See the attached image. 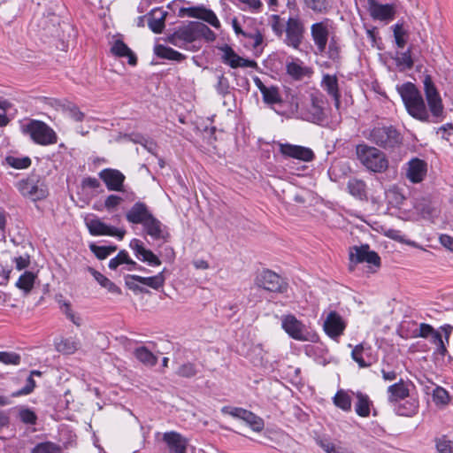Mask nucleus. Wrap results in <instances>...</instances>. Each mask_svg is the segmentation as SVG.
<instances>
[{
    "label": "nucleus",
    "mask_w": 453,
    "mask_h": 453,
    "mask_svg": "<svg viewBox=\"0 0 453 453\" xmlns=\"http://www.w3.org/2000/svg\"><path fill=\"white\" fill-rule=\"evenodd\" d=\"M371 142L384 149H394L402 143L400 133L392 126L375 127L367 137Z\"/></svg>",
    "instance_id": "nucleus-6"
},
{
    "label": "nucleus",
    "mask_w": 453,
    "mask_h": 453,
    "mask_svg": "<svg viewBox=\"0 0 453 453\" xmlns=\"http://www.w3.org/2000/svg\"><path fill=\"white\" fill-rule=\"evenodd\" d=\"M178 16L181 18L190 17L200 19L217 29L220 27V22L214 12L203 6L180 7Z\"/></svg>",
    "instance_id": "nucleus-14"
},
{
    "label": "nucleus",
    "mask_w": 453,
    "mask_h": 453,
    "mask_svg": "<svg viewBox=\"0 0 453 453\" xmlns=\"http://www.w3.org/2000/svg\"><path fill=\"white\" fill-rule=\"evenodd\" d=\"M325 102L321 96H311L308 100L300 101L293 99L291 111L297 118L313 123H319L325 119Z\"/></svg>",
    "instance_id": "nucleus-4"
},
{
    "label": "nucleus",
    "mask_w": 453,
    "mask_h": 453,
    "mask_svg": "<svg viewBox=\"0 0 453 453\" xmlns=\"http://www.w3.org/2000/svg\"><path fill=\"white\" fill-rule=\"evenodd\" d=\"M111 52L119 58H127L128 64L131 65H135L137 63V58L134 53L131 50V49L120 39L115 40L111 47Z\"/></svg>",
    "instance_id": "nucleus-32"
},
{
    "label": "nucleus",
    "mask_w": 453,
    "mask_h": 453,
    "mask_svg": "<svg viewBox=\"0 0 453 453\" xmlns=\"http://www.w3.org/2000/svg\"><path fill=\"white\" fill-rule=\"evenodd\" d=\"M19 418L25 424L34 425L37 419L35 413L29 408L20 407L19 409Z\"/></svg>",
    "instance_id": "nucleus-55"
},
{
    "label": "nucleus",
    "mask_w": 453,
    "mask_h": 453,
    "mask_svg": "<svg viewBox=\"0 0 453 453\" xmlns=\"http://www.w3.org/2000/svg\"><path fill=\"white\" fill-rule=\"evenodd\" d=\"M135 357L147 366H154L157 357L145 347H139L134 350Z\"/></svg>",
    "instance_id": "nucleus-42"
},
{
    "label": "nucleus",
    "mask_w": 453,
    "mask_h": 453,
    "mask_svg": "<svg viewBox=\"0 0 453 453\" xmlns=\"http://www.w3.org/2000/svg\"><path fill=\"white\" fill-rule=\"evenodd\" d=\"M434 402L437 404H446L449 402V394L441 387H437L433 392Z\"/></svg>",
    "instance_id": "nucleus-60"
},
{
    "label": "nucleus",
    "mask_w": 453,
    "mask_h": 453,
    "mask_svg": "<svg viewBox=\"0 0 453 453\" xmlns=\"http://www.w3.org/2000/svg\"><path fill=\"white\" fill-rule=\"evenodd\" d=\"M197 37L204 38L208 42L214 41L216 35L205 24L196 21Z\"/></svg>",
    "instance_id": "nucleus-56"
},
{
    "label": "nucleus",
    "mask_w": 453,
    "mask_h": 453,
    "mask_svg": "<svg viewBox=\"0 0 453 453\" xmlns=\"http://www.w3.org/2000/svg\"><path fill=\"white\" fill-rule=\"evenodd\" d=\"M20 359V356L15 352L0 351V362L4 365H19Z\"/></svg>",
    "instance_id": "nucleus-57"
},
{
    "label": "nucleus",
    "mask_w": 453,
    "mask_h": 453,
    "mask_svg": "<svg viewBox=\"0 0 453 453\" xmlns=\"http://www.w3.org/2000/svg\"><path fill=\"white\" fill-rule=\"evenodd\" d=\"M79 346V342L73 338L61 339L59 342H56V349L64 355L74 353Z\"/></svg>",
    "instance_id": "nucleus-39"
},
{
    "label": "nucleus",
    "mask_w": 453,
    "mask_h": 453,
    "mask_svg": "<svg viewBox=\"0 0 453 453\" xmlns=\"http://www.w3.org/2000/svg\"><path fill=\"white\" fill-rule=\"evenodd\" d=\"M414 208L422 218L426 219H433L437 217L438 210L432 204V203L426 198L416 202Z\"/></svg>",
    "instance_id": "nucleus-35"
},
{
    "label": "nucleus",
    "mask_w": 453,
    "mask_h": 453,
    "mask_svg": "<svg viewBox=\"0 0 453 453\" xmlns=\"http://www.w3.org/2000/svg\"><path fill=\"white\" fill-rule=\"evenodd\" d=\"M122 264H127L130 265L128 270H133L137 265V264L129 257L128 253L127 251L121 250L115 257L110 260L109 268L115 270L119 265Z\"/></svg>",
    "instance_id": "nucleus-43"
},
{
    "label": "nucleus",
    "mask_w": 453,
    "mask_h": 453,
    "mask_svg": "<svg viewBox=\"0 0 453 453\" xmlns=\"http://www.w3.org/2000/svg\"><path fill=\"white\" fill-rule=\"evenodd\" d=\"M351 357L360 367L370 366L374 361L371 346L360 343L352 349Z\"/></svg>",
    "instance_id": "nucleus-27"
},
{
    "label": "nucleus",
    "mask_w": 453,
    "mask_h": 453,
    "mask_svg": "<svg viewBox=\"0 0 453 453\" xmlns=\"http://www.w3.org/2000/svg\"><path fill=\"white\" fill-rule=\"evenodd\" d=\"M215 88L218 93L220 95H226V93H228L229 81L227 78L224 76V74H220L218 76V82Z\"/></svg>",
    "instance_id": "nucleus-63"
},
{
    "label": "nucleus",
    "mask_w": 453,
    "mask_h": 453,
    "mask_svg": "<svg viewBox=\"0 0 453 453\" xmlns=\"http://www.w3.org/2000/svg\"><path fill=\"white\" fill-rule=\"evenodd\" d=\"M142 226L147 234H149L152 239L159 240L165 238L166 233L165 232L164 225L156 219L153 214L144 224H142Z\"/></svg>",
    "instance_id": "nucleus-33"
},
{
    "label": "nucleus",
    "mask_w": 453,
    "mask_h": 453,
    "mask_svg": "<svg viewBox=\"0 0 453 453\" xmlns=\"http://www.w3.org/2000/svg\"><path fill=\"white\" fill-rule=\"evenodd\" d=\"M165 12L152 11L148 20L149 27L156 34H160L165 27Z\"/></svg>",
    "instance_id": "nucleus-37"
},
{
    "label": "nucleus",
    "mask_w": 453,
    "mask_h": 453,
    "mask_svg": "<svg viewBox=\"0 0 453 453\" xmlns=\"http://www.w3.org/2000/svg\"><path fill=\"white\" fill-rule=\"evenodd\" d=\"M253 81L262 94L263 100L265 104H275L281 102V96L277 87L265 86L257 76L253 78Z\"/></svg>",
    "instance_id": "nucleus-26"
},
{
    "label": "nucleus",
    "mask_w": 453,
    "mask_h": 453,
    "mask_svg": "<svg viewBox=\"0 0 453 453\" xmlns=\"http://www.w3.org/2000/svg\"><path fill=\"white\" fill-rule=\"evenodd\" d=\"M256 283L258 287L271 292L283 293L287 290L288 284L283 279L271 270L262 271L257 277Z\"/></svg>",
    "instance_id": "nucleus-13"
},
{
    "label": "nucleus",
    "mask_w": 453,
    "mask_h": 453,
    "mask_svg": "<svg viewBox=\"0 0 453 453\" xmlns=\"http://www.w3.org/2000/svg\"><path fill=\"white\" fill-rule=\"evenodd\" d=\"M269 25L273 34L281 38L287 46L295 50L299 49L305 32L302 17H288L285 19L278 14H273L269 18Z\"/></svg>",
    "instance_id": "nucleus-1"
},
{
    "label": "nucleus",
    "mask_w": 453,
    "mask_h": 453,
    "mask_svg": "<svg viewBox=\"0 0 453 453\" xmlns=\"http://www.w3.org/2000/svg\"><path fill=\"white\" fill-rule=\"evenodd\" d=\"M221 51V61L229 65L232 68L238 67H250V68H257V64L254 60L246 59L240 57L233 49L227 44H225L219 48Z\"/></svg>",
    "instance_id": "nucleus-15"
},
{
    "label": "nucleus",
    "mask_w": 453,
    "mask_h": 453,
    "mask_svg": "<svg viewBox=\"0 0 453 453\" xmlns=\"http://www.w3.org/2000/svg\"><path fill=\"white\" fill-rule=\"evenodd\" d=\"M327 50H326V56L332 60H337L340 58L341 53V43L339 38L334 35H333L328 42Z\"/></svg>",
    "instance_id": "nucleus-47"
},
{
    "label": "nucleus",
    "mask_w": 453,
    "mask_h": 453,
    "mask_svg": "<svg viewBox=\"0 0 453 453\" xmlns=\"http://www.w3.org/2000/svg\"><path fill=\"white\" fill-rule=\"evenodd\" d=\"M286 70L287 73L295 80L302 79L306 73V68L303 65V62L298 59L288 62Z\"/></svg>",
    "instance_id": "nucleus-44"
},
{
    "label": "nucleus",
    "mask_w": 453,
    "mask_h": 453,
    "mask_svg": "<svg viewBox=\"0 0 453 453\" xmlns=\"http://www.w3.org/2000/svg\"><path fill=\"white\" fill-rule=\"evenodd\" d=\"M90 250L99 259H104L116 250L115 246H96L90 245Z\"/></svg>",
    "instance_id": "nucleus-51"
},
{
    "label": "nucleus",
    "mask_w": 453,
    "mask_h": 453,
    "mask_svg": "<svg viewBox=\"0 0 453 453\" xmlns=\"http://www.w3.org/2000/svg\"><path fill=\"white\" fill-rule=\"evenodd\" d=\"M357 157L369 171L384 173L388 168L386 154L379 149L366 144H359L356 148Z\"/></svg>",
    "instance_id": "nucleus-5"
},
{
    "label": "nucleus",
    "mask_w": 453,
    "mask_h": 453,
    "mask_svg": "<svg viewBox=\"0 0 453 453\" xmlns=\"http://www.w3.org/2000/svg\"><path fill=\"white\" fill-rule=\"evenodd\" d=\"M130 248L139 260L147 263L149 265L158 266L161 265L160 259L151 250L145 249L140 240L133 239L130 242Z\"/></svg>",
    "instance_id": "nucleus-25"
},
{
    "label": "nucleus",
    "mask_w": 453,
    "mask_h": 453,
    "mask_svg": "<svg viewBox=\"0 0 453 453\" xmlns=\"http://www.w3.org/2000/svg\"><path fill=\"white\" fill-rule=\"evenodd\" d=\"M367 9L371 17L376 20L389 22L395 15V8L393 4H382L375 0L367 1Z\"/></svg>",
    "instance_id": "nucleus-19"
},
{
    "label": "nucleus",
    "mask_w": 453,
    "mask_h": 453,
    "mask_svg": "<svg viewBox=\"0 0 453 453\" xmlns=\"http://www.w3.org/2000/svg\"><path fill=\"white\" fill-rule=\"evenodd\" d=\"M281 327L289 337L300 342H307L311 340L310 334L305 325L298 320L294 315H284L280 319Z\"/></svg>",
    "instance_id": "nucleus-10"
},
{
    "label": "nucleus",
    "mask_w": 453,
    "mask_h": 453,
    "mask_svg": "<svg viewBox=\"0 0 453 453\" xmlns=\"http://www.w3.org/2000/svg\"><path fill=\"white\" fill-rule=\"evenodd\" d=\"M163 439L169 448V453H186L187 440L176 432H167Z\"/></svg>",
    "instance_id": "nucleus-28"
},
{
    "label": "nucleus",
    "mask_w": 453,
    "mask_h": 453,
    "mask_svg": "<svg viewBox=\"0 0 453 453\" xmlns=\"http://www.w3.org/2000/svg\"><path fill=\"white\" fill-rule=\"evenodd\" d=\"M411 384L400 380L398 382L390 385L387 388L388 401L390 404L395 405L402 400L409 397Z\"/></svg>",
    "instance_id": "nucleus-24"
},
{
    "label": "nucleus",
    "mask_w": 453,
    "mask_h": 453,
    "mask_svg": "<svg viewBox=\"0 0 453 453\" xmlns=\"http://www.w3.org/2000/svg\"><path fill=\"white\" fill-rule=\"evenodd\" d=\"M6 160L12 167L16 169H25L31 165L29 157L18 158L14 157H8Z\"/></svg>",
    "instance_id": "nucleus-59"
},
{
    "label": "nucleus",
    "mask_w": 453,
    "mask_h": 453,
    "mask_svg": "<svg viewBox=\"0 0 453 453\" xmlns=\"http://www.w3.org/2000/svg\"><path fill=\"white\" fill-rule=\"evenodd\" d=\"M435 447L439 453H453V441L446 436L436 439Z\"/></svg>",
    "instance_id": "nucleus-53"
},
{
    "label": "nucleus",
    "mask_w": 453,
    "mask_h": 453,
    "mask_svg": "<svg viewBox=\"0 0 453 453\" xmlns=\"http://www.w3.org/2000/svg\"><path fill=\"white\" fill-rule=\"evenodd\" d=\"M122 201L123 199L120 196L116 195H110L106 197L104 201V207L108 211H111L117 208L122 203Z\"/></svg>",
    "instance_id": "nucleus-64"
},
{
    "label": "nucleus",
    "mask_w": 453,
    "mask_h": 453,
    "mask_svg": "<svg viewBox=\"0 0 453 453\" xmlns=\"http://www.w3.org/2000/svg\"><path fill=\"white\" fill-rule=\"evenodd\" d=\"M346 326L342 317L334 311L328 312L323 323L325 333L334 340L338 339L343 334Z\"/></svg>",
    "instance_id": "nucleus-18"
},
{
    "label": "nucleus",
    "mask_w": 453,
    "mask_h": 453,
    "mask_svg": "<svg viewBox=\"0 0 453 453\" xmlns=\"http://www.w3.org/2000/svg\"><path fill=\"white\" fill-rule=\"evenodd\" d=\"M100 179L110 191H123L125 175L117 169L106 168L99 173Z\"/></svg>",
    "instance_id": "nucleus-20"
},
{
    "label": "nucleus",
    "mask_w": 453,
    "mask_h": 453,
    "mask_svg": "<svg viewBox=\"0 0 453 453\" xmlns=\"http://www.w3.org/2000/svg\"><path fill=\"white\" fill-rule=\"evenodd\" d=\"M396 64L405 68H411L413 65V60L411 58V50H407L404 52L398 53L395 58Z\"/></svg>",
    "instance_id": "nucleus-58"
},
{
    "label": "nucleus",
    "mask_w": 453,
    "mask_h": 453,
    "mask_svg": "<svg viewBox=\"0 0 453 453\" xmlns=\"http://www.w3.org/2000/svg\"><path fill=\"white\" fill-rule=\"evenodd\" d=\"M197 40L196 21H190L178 27L174 33L168 37V42L171 44L184 49H188L190 43Z\"/></svg>",
    "instance_id": "nucleus-9"
},
{
    "label": "nucleus",
    "mask_w": 453,
    "mask_h": 453,
    "mask_svg": "<svg viewBox=\"0 0 453 453\" xmlns=\"http://www.w3.org/2000/svg\"><path fill=\"white\" fill-rule=\"evenodd\" d=\"M165 270H163L161 273H157L155 276L151 277H142L139 275H127L126 277V284L131 289H135L137 287L134 285L130 280H135L139 283H142L143 285H146L148 287H150L153 289H158L165 284V276H164Z\"/></svg>",
    "instance_id": "nucleus-23"
},
{
    "label": "nucleus",
    "mask_w": 453,
    "mask_h": 453,
    "mask_svg": "<svg viewBox=\"0 0 453 453\" xmlns=\"http://www.w3.org/2000/svg\"><path fill=\"white\" fill-rule=\"evenodd\" d=\"M397 89L408 113L416 119L427 121L429 114L423 96L417 87L411 82H406Z\"/></svg>",
    "instance_id": "nucleus-2"
},
{
    "label": "nucleus",
    "mask_w": 453,
    "mask_h": 453,
    "mask_svg": "<svg viewBox=\"0 0 453 453\" xmlns=\"http://www.w3.org/2000/svg\"><path fill=\"white\" fill-rule=\"evenodd\" d=\"M434 331V328L431 325L426 324V323H421V324H419L418 327H417L413 330V332L410 335V337L429 338ZM406 337H409V335L407 334Z\"/></svg>",
    "instance_id": "nucleus-50"
},
{
    "label": "nucleus",
    "mask_w": 453,
    "mask_h": 453,
    "mask_svg": "<svg viewBox=\"0 0 453 453\" xmlns=\"http://www.w3.org/2000/svg\"><path fill=\"white\" fill-rule=\"evenodd\" d=\"M33 375L40 376L41 372L36 371V370L32 371L30 376L27 379L26 386L24 388H22L21 389L13 392L12 394V397L27 395H29L34 390V388L35 387V382L32 377Z\"/></svg>",
    "instance_id": "nucleus-49"
},
{
    "label": "nucleus",
    "mask_w": 453,
    "mask_h": 453,
    "mask_svg": "<svg viewBox=\"0 0 453 453\" xmlns=\"http://www.w3.org/2000/svg\"><path fill=\"white\" fill-rule=\"evenodd\" d=\"M347 188L349 193L357 199L363 200L366 197V185L362 180L350 179Z\"/></svg>",
    "instance_id": "nucleus-36"
},
{
    "label": "nucleus",
    "mask_w": 453,
    "mask_h": 453,
    "mask_svg": "<svg viewBox=\"0 0 453 453\" xmlns=\"http://www.w3.org/2000/svg\"><path fill=\"white\" fill-rule=\"evenodd\" d=\"M353 395H355L357 398V403L355 404L356 413L362 418L369 417L371 406L372 405V402L370 400L369 396L360 391L353 393Z\"/></svg>",
    "instance_id": "nucleus-34"
},
{
    "label": "nucleus",
    "mask_w": 453,
    "mask_h": 453,
    "mask_svg": "<svg viewBox=\"0 0 453 453\" xmlns=\"http://www.w3.org/2000/svg\"><path fill=\"white\" fill-rule=\"evenodd\" d=\"M86 225L89 233L94 236L107 235L122 240L126 234V230L109 226L99 219L88 220Z\"/></svg>",
    "instance_id": "nucleus-17"
},
{
    "label": "nucleus",
    "mask_w": 453,
    "mask_h": 453,
    "mask_svg": "<svg viewBox=\"0 0 453 453\" xmlns=\"http://www.w3.org/2000/svg\"><path fill=\"white\" fill-rule=\"evenodd\" d=\"M35 274L32 272L26 271L22 273L16 282V287L28 294L34 288Z\"/></svg>",
    "instance_id": "nucleus-40"
},
{
    "label": "nucleus",
    "mask_w": 453,
    "mask_h": 453,
    "mask_svg": "<svg viewBox=\"0 0 453 453\" xmlns=\"http://www.w3.org/2000/svg\"><path fill=\"white\" fill-rule=\"evenodd\" d=\"M351 402L352 400L350 395L343 389L338 390L333 397L334 404L346 412L350 411Z\"/></svg>",
    "instance_id": "nucleus-38"
},
{
    "label": "nucleus",
    "mask_w": 453,
    "mask_h": 453,
    "mask_svg": "<svg viewBox=\"0 0 453 453\" xmlns=\"http://www.w3.org/2000/svg\"><path fill=\"white\" fill-rule=\"evenodd\" d=\"M321 87L334 98L335 107L339 108L341 96L339 93L337 77L335 75L324 74L321 81Z\"/></svg>",
    "instance_id": "nucleus-31"
},
{
    "label": "nucleus",
    "mask_w": 453,
    "mask_h": 453,
    "mask_svg": "<svg viewBox=\"0 0 453 453\" xmlns=\"http://www.w3.org/2000/svg\"><path fill=\"white\" fill-rule=\"evenodd\" d=\"M152 212L142 202H136L126 213L127 220L131 224H144L150 217Z\"/></svg>",
    "instance_id": "nucleus-22"
},
{
    "label": "nucleus",
    "mask_w": 453,
    "mask_h": 453,
    "mask_svg": "<svg viewBox=\"0 0 453 453\" xmlns=\"http://www.w3.org/2000/svg\"><path fill=\"white\" fill-rule=\"evenodd\" d=\"M418 400L409 395V397L394 405V410L399 416L412 417L418 413Z\"/></svg>",
    "instance_id": "nucleus-29"
},
{
    "label": "nucleus",
    "mask_w": 453,
    "mask_h": 453,
    "mask_svg": "<svg viewBox=\"0 0 453 453\" xmlns=\"http://www.w3.org/2000/svg\"><path fill=\"white\" fill-rule=\"evenodd\" d=\"M32 453H62L60 448L52 442H42L36 445Z\"/></svg>",
    "instance_id": "nucleus-54"
},
{
    "label": "nucleus",
    "mask_w": 453,
    "mask_h": 453,
    "mask_svg": "<svg viewBox=\"0 0 453 453\" xmlns=\"http://www.w3.org/2000/svg\"><path fill=\"white\" fill-rule=\"evenodd\" d=\"M405 177L411 183L422 182L427 174V163L418 157H412L404 167Z\"/></svg>",
    "instance_id": "nucleus-16"
},
{
    "label": "nucleus",
    "mask_w": 453,
    "mask_h": 453,
    "mask_svg": "<svg viewBox=\"0 0 453 453\" xmlns=\"http://www.w3.org/2000/svg\"><path fill=\"white\" fill-rule=\"evenodd\" d=\"M61 108L65 114L74 121L81 122L84 119V113L73 104L65 103L61 104Z\"/></svg>",
    "instance_id": "nucleus-46"
},
{
    "label": "nucleus",
    "mask_w": 453,
    "mask_h": 453,
    "mask_svg": "<svg viewBox=\"0 0 453 453\" xmlns=\"http://www.w3.org/2000/svg\"><path fill=\"white\" fill-rule=\"evenodd\" d=\"M386 235L388 237H389L390 239L397 241L399 242L406 243V244L411 245V246H416L415 242L410 241V240H408V241L405 240L403 235H402V234H401V232L399 230L388 229L386 232Z\"/></svg>",
    "instance_id": "nucleus-61"
},
{
    "label": "nucleus",
    "mask_w": 453,
    "mask_h": 453,
    "mask_svg": "<svg viewBox=\"0 0 453 453\" xmlns=\"http://www.w3.org/2000/svg\"><path fill=\"white\" fill-rule=\"evenodd\" d=\"M280 153L288 157H293L304 162H310L314 158L313 151L306 147L290 143H280Z\"/></svg>",
    "instance_id": "nucleus-21"
},
{
    "label": "nucleus",
    "mask_w": 453,
    "mask_h": 453,
    "mask_svg": "<svg viewBox=\"0 0 453 453\" xmlns=\"http://www.w3.org/2000/svg\"><path fill=\"white\" fill-rule=\"evenodd\" d=\"M221 411L242 419L255 432H261L265 427L263 418L248 410L238 407H223Z\"/></svg>",
    "instance_id": "nucleus-11"
},
{
    "label": "nucleus",
    "mask_w": 453,
    "mask_h": 453,
    "mask_svg": "<svg viewBox=\"0 0 453 453\" xmlns=\"http://www.w3.org/2000/svg\"><path fill=\"white\" fill-rule=\"evenodd\" d=\"M304 5L317 13H325L329 8V0H303Z\"/></svg>",
    "instance_id": "nucleus-48"
},
{
    "label": "nucleus",
    "mask_w": 453,
    "mask_h": 453,
    "mask_svg": "<svg viewBox=\"0 0 453 453\" xmlns=\"http://www.w3.org/2000/svg\"><path fill=\"white\" fill-rule=\"evenodd\" d=\"M20 132L35 144L49 146L58 142V134L52 127L42 120L29 119L20 122Z\"/></svg>",
    "instance_id": "nucleus-3"
},
{
    "label": "nucleus",
    "mask_w": 453,
    "mask_h": 453,
    "mask_svg": "<svg viewBox=\"0 0 453 453\" xmlns=\"http://www.w3.org/2000/svg\"><path fill=\"white\" fill-rule=\"evenodd\" d=\"M334 35V26L328 19H325L311 26V35L317 52L319 54L326 52L327 42Z\"/></svg>",
    "instance_id": "nucleus-7"
},
{
    "label": "nucleus",
    "mask_w": 453,
    "mask_h": 453,
    "mask_svg": "<svg viewBox=\"0 0 453 453\" xmlns=\"http://www.w3.org/2000/svg\"><path fill=\"white\" fill-rule=\"evenodd\" d=\"M177 373L180 376L189 378L196 375V370L193 364L187 363L179 367Z\"/></svg>",
    "instance_id": "nucleus-62"
},
{
    "label": "nucleus",
    "mask_w": 453,
    "mask_h": 453,
    "mask_svg": "<svg viewBox=\"0 0 453 453\" xmlns=\"http://www.w3.org/2000/svg\"><path fill=\"white\" fill-rule=\"evenodd\" d=\"M349 256L351 270L353 269V265L365 262L377 267L380 265V258L379 255L375 251L370 250L367 244L351 247L349 249Z\"/></svg>",
    "instance_id": "nucleus-12"
},
{
    "label": "nucleus",
    "mask_w": 453,
    "mask_h": 453,
    "mask_svg": "<svg viewBox=\"0 0 453 453\" xmlns=\"http://www.w3.org/2000/svg\"><path fill=\"white\" fill-rule=\"evenodd\" d=\"M393 34L395 41V44L398 48L403 49L407 42L408 32L403 27V23H396L393 27Z\"/></svg>",
    "instance_id": "nucleus-45"
},
{
    "label": "nucleus",
    "mask_w": 453,
    "mask_h": 453,
    "mask_svg": "<svg viewBox=\"0 0 453 453\" xmlns=\"http://www.w3.org/2000/svg\"><path fill=\"white\" fill-rule=\"evenodd\" d=\"M424 91L429 111L437 120L443 119V104L441 97L430 75H425L423 80Z\"/></svg>",
    "instance_id": "nucleus-8"
},
{
    "label": "nucleus",
    "mask_w": 453,
    "mask_h": 453,
    "mask_svg": "<svg viewBox=\"0 0 453 453\" xmlns=\"http://www.w3.org/2000/svg\"><path fill=\"white\" fill-rule=\"evenodd\" d=\"M155 53L161 58L181 61L184 59V56L179 51L164 45H157L155 47Z\"/></svg>",
    "instance_id": "nucleus-41"
},
{
    "label": "nucleus",
    "mask_w": 453,
    "mask_h": 453,
    "mask_svg": "<svg viewBox=\"0 0 453 453\" xmlns=\"http://www.w3.org/2000/svg\"><path fill=\"white\" fill-rule=\"evenodd\" d=\"M59 303L60 309L65 314V316L77 326H81V319L72 311L70 303L64 300L60 301Z\"/></svg>",
    "instance_id": "nucleus-52"
},
{
    "label": "nucleus",
    "mask_w": 453,
    "mask_h": 453,
    "mask_svg": "<svg viewBox=\"0 0 453 453\" xmlns=\"http://www.w3.org/2000/svg\"><path fill=\"white\" fill-rule=\"evenodd\" d=\"M17 188L22 196L38 200L44 196V191L40 189L32 180H23L18 182Z\"/></svg>",
    "instance_id": "nucleus-30"
}]
</instances>
